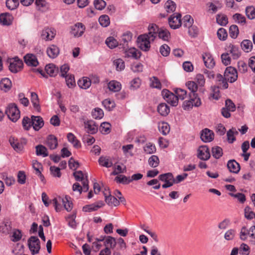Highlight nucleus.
<instances>
[{
  "label": "nucleus",
  "instance_id": "f257e3e1",
  "mask_svg": "<svg viewBox=\"0 0 255 255\" xmlns=\"http://www.w3.org/2000/svg\"><path fill=\"white\" fill-rule=\"evenodd\" d=\"M186 85L190 91V93L189 94V100L183 102V109L185 110H189L191 109L193 106L198 107L201 106V100L197 93L199 86L195 81H188Z\"/></svg>",
  "mask_w": 255,
  "mask_h": 255
},
{
  "label": "nucleus",
  "instance_id": "f03ea898",
  "mask_svg": "<svg viewBox=\"0 0 255 255\" xmlns=\"http://www.w3.org/2000/svg\"><path fill=\"white\" fill-rule=\"evenodd\" d=\"M70 197L66 196L64 198H62L60 196L54 198L51 201L55 209L56 212H59L61 210V203H62L65 208V209L69 212L71 211L73 208V204L72 202L70 201Z\"/></svg>",
  "mask_w": 255,
  "mask_h": 255
},
{
  "label": "nucleus",
  "instance_id": "7ed1b4c3",
  "mask_svg": "<svg viewBox=\"0 0 255 255\" xmlns=\"http://www.w3.org/2000/svg\"><path fill=\"white\" fill-rule=\"evenodd\" d=\"M5 113L9 120L13 122H16L20 118V111L14 103L9 104L7 106Z\"/></svg>",
  "mask_w": 255,
  "mask_h": 255
},
{
  "label": "nucleus",
  "instance_id": "20e7f679",
  "mask_svg": "<svg viewBox=\"0 0 255 255\" xmlns=\"http://www.w3.org/2000/svg\"><path fill=\"white\" fill-rule=\"evenodd\" d=\"M154 40V36L149 37L146 34L140 35L138 37V46L143 51H148L150 47V42Z\"/></svg>",
  "mask_w": 255,
  "mask_h": 255
},
{
  "label": "nucleus",
  "instance_id": "39448f33",
  "mask_svg": "<svg viewBox=\"0 0 255 255\" xmlns=\"http://www.w3.org/2000/svg\"><path fill=\"white\" fill-rule=\"evenodd\" d=\"M162 96L164 99L172 106H177L178 96L167 89H163L161 92Z\"/></svg>",
  "mask_w": 255,
  "mask_h": 255
},
{
  "label": "nucleus",
  "instance_id": "423d86ee",
  "mask_svg": "<svg viewBox=\"0 0 255 255\" xmlns=\"http://www.w3.org/2000/svg\"><path fill=\"white\" fill-rule=\"evenodd\" d=\"M28 246L32 255H34L39 253L40 249V243L37 237L31 236L28 240Z\"/></svg>",
  "mask_w": 255,
  "mask_h": 255
},
{
  "label": "nucleus",
  "instance_id": "0eeeda50",
  "mask_svg": "<svg viewBox=\"0 0 255 255\" xmlns=\"http://www.w3.org/2000/svg\"><path fill=\"white\" fill-rule=\"evenodd\" d=\"M224 76L227 81L233 83L237 80L238 73L235 68L230 66L226 68L224 72Z\"/></svg>",
  "mask_w": 255,
  "mask_h": 255
},
{
  "label": "nucleus",
  "instance_id": "6e6552de",
  "mask_svg": "<svg viewBox=\"0 0 255 255\" xmlns=\"http://www.w3.org/2000/svg\"><path fill=\"white\" fill-rule=\"evenodd\" d=\"M85 30V25L80 22H78L71 27V33L75 37L81 36Z\"/></svg>",
  "mask_w": 255,
  "mask_h": 255
},
{
  "label": "nucleus",
  "instance_id": "1a4fd4ad",
  "mask_svg": "<svg viewBox=\"0 0 255 255\" xmlns=\"http://www.w3.org/2000/svg\"><path fill=\"white\" fill-rule=\"evenodd\" d=\"M106 202L110 206H117L120 204V201L115 197L112 196L108 190L104 192Z\"/></svg>",
  "mask_w": 255,
  "mask_h": 255
},
{
  "label": "nucleus",
  "instance_id": "9d476101",
  "mask_svg": "<svg viewBox=\"0 0 255 255\" xmlns=\"http://www.w3.org/2000/svg\"><path fill=\"white\" fill-rule=\"evenodd\" d=\"M181 17L180 14L176 13L175 16L169 17L168 22L171 28L176 29L181 25Z\"/></svg>",
  "mask_w": 255,
  "mask_h": 255
},
{
  "label": "nucleus",
  "instance_id": "9b49d317",
  "mask_svg": "<svg viewBox=\"0 0 255 255\" xmlns=\"http://www.w3.org/2000/svg\"><path fill=\"white\" fill-rule=\"evenodd\" d=\"M56 35V31L52 28H45L41 32V37L45 40H51Z\"/></svg>",
  "mask_w": 255,
  "mask_h": 255
},
{
  "label": "nucleus",
  "instance_id": "f8f14e48",
  "mask_svg": "<svg viewBox=\"0 0 255 255\" xmlns=\"http://www.w3.org/2000/svg\"><path fill=\"white\" fill-rule=\"evenodd\" d=\"M200 137L205 142H210L214 139V133L212 130L205 128L202 130Z\"/></svg>",
  "mask_w": 255,
  "mask_h": 255
},
{
  "label": "nucleus",
  "instance_id": "ddd939ff",
  "mask_svg": "<svg viewBox=\"0 0 255 255\" xmlns=\"http://www.w3.org/2000/svg\"><path fill=\"white\" fill-rule=\"evenodd\" d=\"M85 128L87 129L88 133L91 134H94L96 133L98 129V125L92 120H87L84 122Z\"/></svg>",
  "mask_w": 255,
  "mask_h": 255
},
{
  "label": "nucleus",
  "instance_id": "4468645a",
  "mask_svg": "<svg viewBox=\"0 0 255 255\" xmlns=\"http://www.w3.org/2000/svg\"><path fill=\"white\" fill-rule=\"evenodd\" d=\"M198 157L203 160H207L210 157L209 149L207 146H201L198 149Z\"/></svg>",
  "mask_w": 255,
  "mask_h": 255
},
{
  "label": "nucleus",
  "instance_id": "2eb2a0df",
  "mask_svg": "<svg viewBox=\"0 0 255 255\" xmlns=\"http://www.w3.org/2000/svg\"><path fill=\"white\" fill-rule=\"evenodd\" d=\"M24 60L28 66L36 67L39 64L36 56L33 54H27L24 56Z\"/></svg>",
  "mask_w": 255,
  "mask_h": 255
},
{
  "label": "nucleus",
  "instance_id": "dca6fc26",
  "mask_svg": "<svg viewBox=\"0 0 255 255\" xmlns=\"http://www.w3.org/2000/svg\"><path fill=\"white\" fill-rule=\"evenodd\" d=\"M82 186L79 183H75L73 185L72 189L74 191H78L81 194L83 192H87L89 190V181L86 180L82 183Z\"/></svg>",
  "mask_w": 255,
  "mask_h": 255
},
{
  "label": "nucleus",
  "instance_id": "f3484780",
  "mask_svg": "<svg viewBox=\"0 0 255 255\" xmlns=\"http://www.w3.org/2000/svg\"><path fill=\"white\" fill-rule=\"evenodd\" d=\"M203 60L206 67L209 69L214 67L215 62L212 56L209 53H205L202 55Z\"/></svg>",
  "mask_w": 255,
  "mask_h": 255
},
{
  "label": "nucleus",
  "instance_id": "a211bd4d",
  "mask_svg": "<svg viewBox=\"0 0 255 255\" xmlns=\"http://www.w3.org/2000/svg\"><path fill=\"white\" fill-rule=\"evenodd\" d=\"M159 179L162 181L165 182V185H170L168 187L172 186L174 184V177L171 173H167L161 174Z\"/></svg>",
  "mask_w": 255,
  "mask_h": 255
},
{
  "label": "nucleus",
  "instance_id": "6ab92c4d",
  "mask_svg": "<svg viewBox=\"0 0 255 255\" xmlns=\"http://www.w3.org/2000/svg\"><path fill=\"white\" fill-rule=\"evenodd\" d=\"M32 125L35 130H39L44 125V121L40 116H31Z\"/></svg>",
  "mask_w": 255,
  "mask_h": 255
},
{
  "label": "nucleus",
  "instance_id": "aec40b11",
  "mask_svg": "<svg viewBox=\"0 0 255 255\" xmlns=\"http://www.w3.org/2000/svg\"><path fill=\"white\" fill-rule=\"evenodd\" d=\"M23 67V62L20 60H15L10 62L9 66V70L12 73H17L20 71Z\"/></svg>",
  "mask_w": 255,
  "mask_h": 255
},
{
  "label": "nucleus",
  "instance_id": "412c9836",
  "mask_svg": "<svg viewBox=\"0 0 255 255\" xmlns=\"http://www.w3.org/2000/svg\"><path fill=\"white\" fill-rule=\"evenodd\" d=\"M117 245L118 247L113 252V255H121V251H124L127 248L126 243L123 238H120L117 240Z\"/></svg>",
  "mask_w": 255,
  "mask_h": 255
},
{
  "label": "nucleus",
  "instance_id": "4be33fe9",
  "mask_svg": "<svg viewBox=\"0 0 255 255\" xmlns=\"http://www.w3.org/2000/svg\"><path fill=\"white\" fill-rule=\"evenodd\" d=\"M46 52L49 57L54 59L59 55V49L57 46L51 45L47 47Z\"/></svg>",
  "mask_w": 255,
  "mask_h": 255
},
{
  "label": "nucleus",
  "instance_id": "5701e85b",
  "mask_svg": "<svg viewBox=\"0 0 255 255\" xmlns=\"http://www.w3.org/2000/svg\"><path fill=\"white\" fill-rule=\"evenodd\" d=\"M227 52L231 54L232 58L234 59H237L241 56V52L239 48L232 44H230L228 47Z\"/></svg>",
  "mask_w": 255,
  "mask_h": 255
},
{
  "label": "nucleus",
  "instance_id": "b1692460",
  "mask_svg": "<svg viewBox=\"0 0 255 255\" xmlns=\"http://www.w3.org/2000/svg\"><path fill=\"white\" fill-rule=\"evenodd\" d=\"M125 57H131L136 59L140 57V52L134 48H130L125 51Z\"/></svg>",
  "mask_w": 255,
  "mask_h": 255
},
{
  "label": "nucleus",
  "instance_id": "393cba45",
  "mask_svg": "<svg viewBox=\"0 0 255 255\" xmlns=\"http://www.w3.org/2000/svg\"><path fill=\"white\" fill-rule=\"evenodd\" d=\"M227 167L229 171L234 173H238L240 170V164L235 160H230L228 162Z\"/></svg>",
  "mask_w": 255,
  "mask_h": 255
},
{
  "label": "nucleus",
  "instance_id": "a878e982",
  "mask_svg": "<svg viewBox=\"0 0 255 255\" xmlns=\"http://www.w3.org/2000/svg\"><path fill=\"white\" fill-rule=\"evenodd\" d=\"M31 102L34 109L38 112H40V106L39 105V98L37 94L35 92L31 93Z\"/></svg>",
  "mask_w": 255,
  "mask_h": 255
},
{
  "label": "nucleus",
  "instance_id": "bb28decb",
  "mask_svg": "<svg viewBox=\"0 0 255 255\" xmlns=\"http://www.w3.org/2000/svg\"><path fill=\"white\" fill-rule=\"evenodd\" d=\"M46 144L50 149H55L58 145L57 138L53 135H49L47 138Z\"/></svg>",
  "mask_w": 255,
  "mask_h": 255
},
{
  "label": "nucleus",
  "instance_id": "cd10ccee",
  "mask_svg": "<svg viewBox=\"0 0 255 255\" xmlns=\"http://www.w3.org/2000/svg\"><path fill=\"white\" fill-rule=\"evenodd\" d=\"M98 162L100 165L107 168L111 167L113 165L110 157L108 156H101L98 160Z\"/></svg>",
  "mask_w": 255,
  "mask_h": 255
},
{
  "label": "nucleus",
  "instance_id": "c85d7f7f",
  "mask_svg": "<svg viewBox=\"0 0 255 255\" xmlns=\"http://www.w3.org/2000/svg\"><path fill=\"white\" fill-rule=\"evenodd\" d=\"M207 5L208 7V11L212 13H216L218 9L222 7L221 3L218 0L215 1L214 3L208 2Z\"/></svg>",
  "mask_w": 255,
  "mask_h": 255
},
{
  "label": "nucleus",
  "instance_id": "c756f323",
  "mask_svg": "<svg viewBox=\"0 0 255 255\" xmlns=\"http://www.w3.org/2000/svg\"><path fill=\"white\" fill-rule=\"evenodd\" d=\"M46 73L51 77L55 76L58 73V68L53 64L47 65L45 68Z\"/></svg>",
  "mask_w": 255,
  "mask_h": 255
},
{
  "label": "nucleus",
  "instance_id": "7c9ffc66",
  "mask_svg": "<svg viewBox=\"0 0 255 255\" xmlns=\"http://www.w3.org/2000/svg\"><path fill=\"white\" fill-rule=\"evenodd\" d=\"M157 111L161 116H166L169 113L170 109L165 103H161L157 107Z\"/></svg>",
  "mask_w": 255,
  "mask_h": 255
},
{
  "label": "nucleus",
  "instance_id": "2f4dec72",
  "mask_svg": "<svg viewBox=\"0 0 255 255\" xmlns=\"http://www.w3.org/2000/svg\"><path fill=\"white\" fill-rule=\"evenodd\" d=\"M91 80L88 77H83L78 81V86L82 89H87L91 85Z\"/></svg>",
  "mask_w": 255,
  "mask_h": 255
},
{
  "label": "nucleus",
  "instance_id": "473e14b6",
  "mask_svg": "<svg viewBox=\"0 0 255 255\" xmlns=\"http://www.w3.org/2000/svg\"><path fill=\"white\" fill-rule=\"evenodd\" d=\"M11 86V82L8 78H3L0 82V88L4 91L9 90Z\"/></svg>",
  "mask_w": 255,
  "mask_h": 255
},
{
  "label": "nucleus",
  "instance_id": "72a5a7b5",
  "mask_svg": "<svg viewBox=\"0 0 255 255\" xmlns=\"http://www.w3.org/2000/svg\"><path fill=\"white\" fill-rule=\"evenodd\" d=\"M108 88L113 92H118L121 89V84L117 81H110L108 84Z\"/></svg>",
  "mask_w": 255,
  "mask_h": 255
},
{
  "label": "nucleus",
  "instance_id": "f704fd0d",
  "mask_svg": "<svg viewBox=\"0 0 255 255\" xmlns=\"http://www.w3.org/2000/svg\"><path fill=\"white\" fill-rule=\"evenodd\" d=\"M158 36L159 38L164 41H168L170 37V33L166 29L160 28L158 32Z\"/></svg>",
  "mask_w": 255,
  "mask_h": 255
},
{
  "label": "nucleus",
  "instance_id": "c9c22d12",
  "mask_svg": "<svg viewBox=\"0 0 255 255\" xmlns=\"http://www.w3.org/2000/svg\"><path fill=\"white\" fill-rule=\"evenodd\" d=\"M217 80L219 82L218 87L223 89H226L228 87L227 80L225 76L223 77L221 74H218L217 76Z\"/></svg>",
  "mask_w": 255,
  "mask_h": 255
},
{
  "label": "nucleus",
  "instance_id": "e433bc0d",
  "mask_svg": "<svg viewBox=\"0 0 255 255\" xmlns=\"http://www.w3.org/2000/svg\"><path fill=\"white\" fill-rule=\"evenodd\" d=\"M193 22L194 20L190 15H186L182 19L181 25L182 24L184 27L189 28L191 27L192 25H193Z\"/></svg>",
  "mask_w": 255,
  "mask_h": 255
},
{
  "label": "nucleus",
  "instance_id": "4c0bfd02",
  "mask_svg": "<svg viewBox=\"0 0 255 255\" xmlns=\"http://www.w3.org/2000/svg\"><path fill=\"white\" fill-rule=\"evenodd\" d=\"M158 129L163 135H166L169 132V125L166 122H161L158 124Z\"/></svg>",
  "mask_w": 255,
  "mask_h": 255
},
{
  "label": "nucleus",
  "instance_id": "58836bf2",
  "mask_svg": "<svg viewBox=\"0 0 255 255\" xmlns=\"http://www.w3.org/2000/svg\"><path fill=\"white\" fill-rule=\"evenodd\" d=\"M113 64L118 71H122L125 68V62L122 59L118 58L115 60Z\"/></svg>",
  "mask_w": 255,
  "mask_h": 255
},
{
  "label": "nucleus",
  "instance_id": "ea45409f",
  "mask_svg": "<svg viewBox=\"0 0 255 255\" xmlns=\"http://www.w3.org/2000/svg\"><path fill=\"white\" fill-rule=\"evenodd\" d=\"M36 153L37 155H41L43 157H46L48 153L47 148L41 144L38 145L36 146Z\"/></svg>",
  "mask_w": 255,
  "mask_h": 255
},
{
  "label": "nucleus",
  "instance_id": "a19ab883",
  "mask_svg": "<svg viewBox=\"0 0 255 255\" xmlns=\"http://www.w3.org/2000/svg\"><path fill=\"white\" fill-rule=\"evenodd\" d=\"M212 154L215 158L219 159L223 155V149L220 146L213 147L212 148Z\"/></svg>",
  "mask_w": 255,
  "mask_h": 255
},
{
  "label": "nucleus",
  "instance_id": "79ce46f5",
  "mask_svg": "<svg viewBox=\"0 0 255 255\" xmlns=\"http://www.w3.org/2000/svg\"><path fill=\"white\" fill-rule=\"evenodd\" d=\"M149 32L148 34H146L149 37L150 36H154V39L157 36V33H158L159 30L160 28L158 27V26L156 24H152L150 25L148 27Z\"/></svg>",
  "mask_w": 255,
  "mask_h": 255
},
{
  "label": "nucleus",
  "instance_id": "37998d69",
  "mask_svg": "<svg viewBox=\"0 0 255 255\" xmlns=\"http://www.w3.org/2000/svg\"><path fill=\"white\" fill-rule=\"evenodd\" d=\"M235 134H238V131L235 128H232L227 131V139L229 143H232L234 141H235L236 137L234 136Z\"/></svg>",
  "mask_w": 255,
  "mask_h": 255
},
{
  "label": "nucleus",
  "instance_id": "c03bdc74",
  "mask_svg": "<svg viewBox=\"0 0 255 255\" xmlns=\"http://www.w3.org/2000/svg\"><path fill=\"white\" fill-rule=\"evenodd\" d=\"M103 205V203H99L97 205L91 204L85 206L83 207V210L85 212H92L97 210Z\"/></svg>",
  "mask_w": 255,
  "mask_h": 255
},
{
  "label": "nucleus",
  "instance_id": "a18cd8bd",
  "mask_svg": "<svg viewBox=\"0 0 255 255\" xmlns=\"http://www.w3.org/2000/svg\"><path fill=\"white\" fill-rule=\"evenodd\" d=\"M9 142L10 143L11 145L12 146L13 149L16 151H21L23 150V147L21 143H20V142L17 140H14L13 139H10Z\"/></svg>",
  "mask_w": 255,
  "mask_h": 255
},
{
  "label": "nucleus",
  "instance_id": "49530a36",
  "mask_svg": "<svg viewBox=\"0 0 255 255\" xmlns=\"http://www.w3.org/2000/svg\"><path fill=\"white\" fill-rule=\"evenodd\" d=\"M0 23L3 25H8L11 23V17L5 13L0 14Z\"/></svg>",
  "mask_w": 255,
  "mask_h": 255
},
{
  "label": "nucleus",
  "instance_id": "de8ad7c7",
  "mask_svg": "<svg viewBox=\"0 0 255 255\" xmlns=\"http://www.w3.org/2000/svg\"><path fill=\"white\" fill-rule=\"evenodd\" d=\"M73 175L76 179V180L78 181H82V183H83V181L88 179V176L83 174L82 171H76L73 173Z\"/></svg>",
  "mask_w": 255,
  "mask_h": 255
},
{
  "label": "nucleus",
  "instance_id": "09e8293b",
  "mask_svg": "<svg viewBox=\"0 0 255 255\" xmlns=\"http://www.w3.org/2000/svg\"><path fill=\"white\" fill-rule=\"evenodd\" d=\"M103 111L99 108H95L92 112V117L95 119H101L104 117Z\"/></svg>",
  "mask_w": 255,
  "mask_h": 255
},
{
  "label": "nucleus",
  "instance_id": "8fccbe9b",
  "mask_svg": "<svg viewBox=\"0 0 255 255\" xmlns=\"http://www.w3.org/2000/svg\"><path fill=\"white\" fill-rule=\"evenodd\" d=\"M111 125L109 123L104 122L101 124L99 130L103 134H108L111 131Z\"/></svg>",
  "mask_w": 255,
  "mask_h": 255
},
{
  "label": "nucleus",
  "instance_id": "3c124183",
  "mask_svg": "<svg viewBox=\"0 0 255 255\" xmlns=\"http://www.w3.org/2000/svg\"><path fill=\"white\" fill-rule=\"evenodd\" d=\"M241 47L244 51L248 52L252 49V43L249 40H244L241 43Z\"/></svg>",
  "mask_w": 255,
  "mask_h": 255
},
{
  "label": "nucleus",
  "instance_id": "603ef678",
  "mask_svg": "<svg viewBox=\"0 0 255 255\" xmlns=\"http://www.w3.org/2000/svg\"><path fill=\"white\" fill-rule=\"evenodd\" d=\"M246 14L250 19L255 18V7L253 6H247L246 8Z\"/></svg>",
  "mask_w": 255,
  "mask_h": 255
},
{
  "label": "nucleus",
  "instance_id": "864d4df0",
  "mask_svg": "<svg viewBox=\"0 0 255 255\" xmlns=\"http://www.w3.org/2000/svg\"><path fill=\"white\" fill-rule=\"evenodd\" d=\"M115 180L119 183L128 184L131 182L129 177H127L124 175H120L115 178Z\"/></svg>",
  "mask_w": 255,
  "mask_h": 255
},
{
  "label": "nucleus",
  "instance_id": "5fc2aeb1",
  "mask_svg": "<svg viewBox=\"0 0 255 255\" xmlns=\"http://www.w3.org/2000/svg\"><path fill=\"white\" fill-rule=\"evenodd\" d=\"M106 43L111 49L116 47L119 44L118 41L113 37H109L107 38L106 40Z\"/></svg>",
  "mask_w": 255,
  "mask_h": 255
},
{
  "label": "nucleus",
  "instance_id": "6e6d98bb",
  "mask_svg": "<svg viewBox=\"0 0 255 255\" xmlns=\"http://www.w3.org/2000/svg\"><path fill=\"white\" fill-rule=\"evenodd\" d=\"M164 7L167 12H172L175 10L176 4L174 1L168 0L165 2Z\"/></svg>",
  "mask_w": 255,
  "mask_h": 255
},
{
  "label": "nucleus",
  "instance_id": "4d7b16f0",
  "mask_svg": "<svg viewBox=\"0 0 255 255\" xmlns=\"http://www.w3.org/2000/svg\"><path fill=\"white\" fill-rule=\"evenodd\" d=\"M236 22L242 25L245 24L246 20L245 17L240 13H236L233 16Z\"/></svg>",
  "mask_w": 255,
  "mask_h": 255
},
{
  "label": "nucleus",
  "instance_id": "13d9d810",
  "mask_svg": "<svg viewBox=\"0 0 255 255\" xmlns=\"http://www.w3.org/2000/svg\"><path fill=\"white\" fill-rule=\"evenodd\" d=\"M148 164L151 167H156L158 166L159 159L156 155H152L148 159Z\"/></svg>",
  "mask_w": 255,
  "mask_h": 255
},
{
  "label": "nucleus",
  "instance_id": "bf43d9fd",
  "mask_svg": "<svg viewBox=\"0 0 255 255\" xmlns=\"http://www.w3.org/2000/svg\"><path fill=\"white\" fill-rule=\"evenodd\" d=\"M64 77L65 78L67 85L69 88H72L75 86V81L73 75H67Z\"/></svg>",
  "mask_w": 255,
  "mask_h": 255
},
{
  "label": "nucleus",
  "instance_id": "052dcab7",
  "mask_svg": "<svg viewBox=\"0 0 255 255\" xmlns=\"http://www.w3.org/2000/svg\"><path fill=\"white\" fill-rule=\"evenodd\" d=\"M151 82L150 86L154 88L158 89H161V84L159 79L156 77H152L150 79Z\"/></svg>",
  "mask_w": 255,
  "mask_h": 255
},
{
  "label": "nucleus",
  "instance_id": "680f3d73",
  "mask_svg": "<svg viewBox=\"0 0 255 255\" xmlns=\"http://www.w3.org/2000/svg\"><path fill=\"white\" fill-rule=\"evenodd\" d=\"M105 244L106 245L109 246L110 248L114 249L117 245V240L114 237L108 236L105 239Z\"/></svg>",
  "mask_w": 255,
  "mask_h": 255
},
{
  "label": "nucleus",
  "instance_id": "e2e57ef3",
  "mask_svg": "<svg viewBox=\"0 0 255 255\" xmlns=\"http://www.w3.org/2000/svg\"><path fill=\"white\" fill-rule=\"evenodd\" d=\"M18 5V0H6V7L10 10L15 9Z\"/></svg>",
  "mask_w": 255,
  "mask_h": 255
},
{
  "label": "nucleus",
  "instance_id": "0e129e2a",
  "mask_svg": "<svg viewBox=\"0 0 255 255\" xmlns=\"http://www.w3.org/2000/svg\"><path fill=\"white\" fill-rule=\"evenodd\" d=\"M195 82L199 87H203L205 84V78L203 75L198 74L195 78Z\"/></svg>",
  "mask_w": 255,
  "mask_h": 255
},
{
  "label": "nucleus",
  "instance_id": "69168bd1",
  "mask_svg": "<svg viewBox=\"0 0 255 255\" xmlns=\"http://www.w3.org/2000/svg\"><path fill=\"white\" fill-rule=\"evenodd\" d=\"M103 105L105 109L108 111L112 110L115 107V103L114 101L110 100L109 99L104 100L102 102Z\"/></svg>",
  "mask_w": 255,
  "mask_h": 255
},
{
  "label": "nucleus",
  "instance_id": "338daca9",
  "mask_svg": "<svg viewBox=\"0 0 255 255\" xmlns=\"http://www.w3.org/2000/svg\"><path fill=\"white\" fill-rule=\"evenodd\" d=\"M239 250L241 255H249L250 254V247L246 244H242Z\"/></svg>",
  "mask_w": 255,
  "mask_h": 255
},
{
  "label": "nucleus",
  "instance_id": "774afa93",
  "mask_svg": "<svg viewBox=\"0 0 255 255\" xmlns=\"http://www.w3.org/2000/svg\"><path fill=\"white\" fill-rule=\"evenodd\" d=\"M236 233V230L234 229L228 230L224 235L225 239L227 241L233 240L235 237Z\"/></svg>",
  "mask_w": 255,
  "mask_h": 255
}]
</instances>
